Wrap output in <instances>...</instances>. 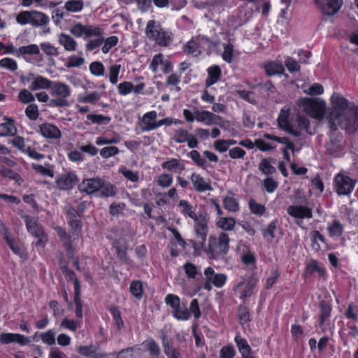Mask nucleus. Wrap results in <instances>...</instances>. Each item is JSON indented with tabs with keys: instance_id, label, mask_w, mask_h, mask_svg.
Wrapping results in <instances>:
<instances>
[{
	"instance_id": "f257e3e1",
	"label": "nucleus",
	"mask_w": 358,
	"mask_h": 358,
	"mask_svg": "<svg viewBox=\"0 0 358 358\" xmlns=\"http://www.w3.org/2000/svg\"><path fill=\"white\" fill-rule=\"evenodd\" d=\"M331 100L332 109L327 117L331 130H337L338 125L349 132L357 129L358 107H354L346 99L337 93L333 94Z\"/></svg>"
},
{
	"instance_id": "f03ea898",
	"label": "nucleus",
	"mask_w": 358,
	"mask_h": 358,
	"mask_svg": "<svg viewBox=\"0 0 358 358\" xmlns=\"http://www.w3.org/2000/svg\"><path fill=\"white\" fill-rule=\"evenodd\" d=\"M103 30L96 26L84 25L80 22L74 24L70 29V33L76 38L84 37L90 38L93 36L94 39H90L85 45L87 51L91 52L101 45L104 41L103 37Z\"/></svg>"
},
{
	"instance_id": "7ed1b4c3",
	"label": "nucleus",
	"mask_w": 358,
	"mask_h": 358,
	"mask_svg": "<svg viewBox=\"0 0 358 358\" xmlns=\"http://www.w3.org/2000/svg\"><path fill=\"white\" fill-rule=\"evenodd\" d=\"M229 238L227 234L221 232L218 237L210 236L208 238V246L205 252L209 258L223 259L228 252Z\"/></svg>"
},
{
	"instance_id": "20e7f679",
	"label": "nucleus",
	"mask_w": 358,
	"mask_h": 358,
	"mask_svg": "<svg viewBox=\"0 0 358 358\" xmlns=\"http://www.w3.org/2000/svg\"><path fill=\"white\" fill-rule=\"evenodd\" d=\"M71 94V87L66 83L56 81L54 82L50 88V105L55 107H68L69 101L68 98Z\"/></svg>"
},
{
	"instance_id": "39448f33",
	"label": "nucleus",
	"mask_w": 358,
	"mask_h": 358,
	"mask_svg": "<svg viewBox=\"0 0 358 358\" xmlns=\"http://www.w3.org/2000/svg\"><path fill=\"white\" fill-rule=\"evenodd\" d=\"M145 33L149 39L155 41L159 45L167 46L171 41L169 35L154 20L148 22Z\"/></svg>"
},
{
	"instance_id": "423d86ee",
	"label": "nucleus",
	"mask_w": 358,
	"mask_h": 358,
	"mask_svg": "<svg viewBox=\"0 0 358 358\" xmlns=\"http://www.w3.org/2000/svg\"><path fill=\"white\" fill-rule=\"evenodd\" d=\"M336 192L339 195H348L352 192L354 189L355 180L350 177L338 174L334 179Z\"/></svg>"
},
{
	"instance_id": "0eeeda50",
	"label": "nucleus",
	"mask_w": 358,
	"mask_h": 358,
	"mask_svg": "<svg viewBox=\"0 0 358 358\" xmlns=\"http://www.w3.org/2000/svg\"><path fill=\"white\" fill-rule=\"evenodd\" d=\"M304 110L310 117L321 120L325 113V103L322 101H307L305 103Z\"/></svg>"
},
{
	"instance_id": "6e6552de",
	"label": "nucleus",
	"mask_w": 358,
	"mask_h": 358,
	"mask_svg": "<svg viewBox=\"0 0 358 358\" xmlns=\"http://www.w3.org/2000/svg\"><path fill=\"white\" fill-rule=\"evenodd\" d=\"M78 180L77 175L74 172L69 171L61 174L55 182L60 190L67 191L72 189Z\"/></svg>"
},
{
	"instance_id": "1a4fd4ad",
	"label": "nucleus",
	"mask_w": 358,
	"mask_h": 358,
	"mask_svg": "<svg viewBox=\"0 0 358 358\" xmlns=\"http://www.w3.org/2000/svg\"><path fill=\"white\" fill-rule=\"evenodd\" d=\"M172 139L178 143L187 142L188 147L190 148H195L198 146L196 137L182 128L176 130Z\"/></svg>"
},
{
	"instance_id": "9d476101",
	"label": "nucleus",
	"mask_w": 358,
	"mask_h": 358,
	"mask_svg": "<svg viewBox=\"0 0 358 358\" xmlns=\"http://www.w3.org/2000/svg\"><path fill=\"white\" fill-rule=\"evenodd\" d=\"M315 3L324 14L333 15L341 8L343 0H315Z\"/></svg>"
},
{
	"instance_id": "9b49d317",
	"label": "nucleus",
	"mask_w": 358,
	"mask_h": 358,
	"mask_svg": "<svg viewBox=\"0 0 358 358\" xmlns=\"http://www.w3.org/2000/svg\"><path fill=\"white\" fill-rule=\"evenodd\" d=\"M103 185V180L99 178L84 179L79 185L78 189L87 194L99 192Z\"/></svg>"
},
{
	"instance_id": "f8f14e48",
	"label": "nucleus",
	"mask_w": 358,
	"mask_h": 358,
	"mask_svg": "<svg viewBox=\"0 0 358 358\" xmlns=\"http://www.w3.org/2000/svg\"><path fill=\"white\" fill-rule=\"evenodd\" d=\"M345 145L341 138H332L326 145L327 153L332 157H341L345 153Z\"/></svg>"
},
{
	"instance_id": "ddd939ff",
	"label": "nucleus",
	"mask_w": 358,
	"mask_h": 358,
	"mask_svg": "<svg viewBox=\"0 0 358 358\" xmlns=\"http://www.w3.org/2000/svg\"><path fill=\"white\" fill-rule=\"evenodd\" d=\"M287 212L288 215L296 220H302L305 218L310 219L313 217L312 209L302 205L289 206L287 209Z\"/></svg>"
},
{
	"instance_id": "4468645a",
	"label": "nucleus",
	"mask_w": 358,
	"mask_h": 358,
	"mask_svg": "<svg viewBox=\"0 0 358 358\" xmlns=\"http://www.w3.org/2000/svg\"><path fill=\"white\" fill-rule=\"evenodd\" d=\"M194 229L196 237L198 238V243L201 245H203L208 231L207 221L205 217L199 215L196 220H194Z\"/></svg>"
},
{
	"instance_id": "2eb2a0df",
	"label": "nucleus",
	"mask_w": 358,
	"mask_h": 358,
	"mask_svg": "<svg viewBox=\"0 0 358 358\" xmlns=\"http://www.w3.org/2000/svg\"><path fill=\"white\" fill-rule=\"evenodd\" d=\"M196 120L199 122H203L206 125L210 126L218 124V120H222V117L208 110L200 111L195 108Z\"/></svg>"
},
{
	"instance_id": "dca6fc26",
	"label": "nucleus",
	"mask_w": 358,
	"mask_h": 358,
	"mask_svg": "<svg viewBox=\"0 0 358 358\" xmlns=\"http://www.w3.org/2000/svg\"><path fill=\"white\" fill-rule=\"evenodd\" d=\"M190 179L196 192H203L213 189L210 180H205L199 174L195 173H192Z\"/></svg>"
},
{
	"instance_id": "f3484780",
	"label": "nucleus",
	"mask_w": 358,
	"mask_h": 358,
	"mask_svg": "<svg viewBox=\"0 0 358 358\" xmlns=\"http://www.w3.org/2000/svg\"><path fill=\"white\" fill-rule=\"evenodd\" d=\"M30 341L28 337L18 334L3 333L0 334V342L3 344L15 342L21 345H24L29 343Z\"/></svg>"
},
{
	"instance_id": "a211bd4d",
	"label": "nucleus",
	"mask_w": 358,
	"mask_h": 358,
	"mask_svg": "<svg viewBox=\"0 0 358 358\" xmlns=\"http://www.w3.org/2000/svg\"><path fill=\"white\" fill-rule=\"evenodd\" d=\"M30 76L33 78V81L29 87V89L33 91L38 90H50L54 83L42 76H36L34 74L30 73Z\"/></svg>"
},
{
	"instance_id": "6ab92c4d",
	"label": "nucleus",
	"mask_w": 358,
	"mask_h": 358,
	"mask_svg": "<svg viewBox=\"0 0 358 358\" xmlns=\"http://www.w3.org/2000/svg\"><path fill=\"white\" fill-rule=\"evenodd\" d=\"M278 123L279 127L284 129L287 133L296 137L300 136V132L294 130L292 126L289 124L288 121V114L284 110H281V113L278 118Z\"/></svg>"
},
{
	"instance_id": "aec40b11",
	"label": "nucleus",
	"mask_w": 358,
	"mask_h": 358,
	"mask_svg": "<svg viewBox=\"0 0 358 358\" xmlns=\"http://www.w3.org/2000/svg\"><path fill=\"white\" fill-rule=\"evenodd\" d=\"M41 134L48 138L58 139L61 138L62 134L60 130L52 124H43L40 126Z\"/></svg>"
},
{
	"instance_id": "412c9836",
	"label": "nucleus",
	"mask_w": 358,
	"mask_h": 358,
	"mask_svg": "<svg viewBox=\"0 0 358 358\" xmlns=\"http://www.w3.org/2000/svg\"><path fill=\"white\" fill-rule=\"evenodd\" d=\"M24 219L26 222V227L28 231L35 237L41 236L44 231L42 227L37 223V222L29 215H24Z\"/></svg>"
},
{
	"instance_id": "4be33fe9",
	"label": "nucleus",
	"mask_w": 358,
	"mask_h": 358,
	"mask_svg": "<svg viewBox=\"0 0 358 358\" xmlns=\"http://www.w3.org/2000/svg\"><path fill=\"white\" fill-rule=\"evenodd\" d=\"M235 341L243 358H255L252 349L245 338L237 336Z\"/></svg>"
},
{
	"instance_id": "5701e85b",
	"label": "nucleus",
	"mask_w": 358,
	"mask_h": 358,
	"mask_svg": "<svg viewBox=\"0 0 358 358\" xmlns=\"http://www.w3.org/2000/svg\"><path fill=\"white\" fill-rule=\"evenodd\" d=\"M78 351L80 355L90 358H101L105 356L99 351V348L94 345L80 346Z\"/></svg>"
},
{
	"instance_id": "b1692460",
	"label": "nucleus",
	"mask_w": 358,
	"mask_h": 358,
	"mask_svg": "<svg viewBox=\"0 0 358 358\" xmlns=\"http://www.w3.org/2000/svg\"><path fill=\"white\" fill-rule=\"evenodd\" d=\"M58 42L66 51H74L76 49L77 42L70 35L61 33L58 36Z\"/></svg>"
},
{
	"instance_id": "393cba45",
	"label": "nucleus",
	"mask_w": 358,
	"mask_h": 358,
	"mask_svg": "<svg viewBox=\"0 0 358 358\" xmlns=\"http://www.w3.org/2000/svg\"><path fill=\"white\" fill-rule=\"evenodd\" d=\"M49 22V17L45 13L36 10H32L31 24L33 27H41Z\"/></svg>"
},
{
	"instance_id": "a878e982",
	"label": "nucleus",
	"mask_w": 358,
	"mask_h": 358,
	"mask_svg": "<svg viewBox=\"0 0 358 358\" xmlns=\"http://www.w3.org/2000/svg\"><path fill=\"white\" fill-rule=\"evenodd\" d=\"M144 348L149 352L150 357H158L161 355V349L159 344L153 339H148L142 343Z\"/></svg>"
},
{
	"instance_id": "bb28decb",
	"label": "nucleus",
	"mask_w": 358,
	"mask_h": 358,
	"mask_svg": "<svg viewBox=\"0 0 358 358\" xmlns=\"http://www.w3.org/2000/svg\"><path fill=\"white\" fill-rule=\"evenodd\" d=\"M264 69L268 76L282 74L285 71L283 65L277 62H268L264 65Z\"/></svg>"
},
{
	"instance_id": "cd10ccee",
	"label": "nucleus",
	"mask_w": 358,
	"mask_h": 358,
	"mask_svg": "<svg viewBox=\"0 0 358 358\" xmlns=\"http://www.w3.org/2000/svg\"><path fill=\"white\" fill-rule=\"evenodd\" d=\"M208 78L206 80V85L209 87L215 83L220 77L221 69L218 66H213L208 69Z\"/></svg>"
},
{
	"instance_id": "c85d7f7f",
	"label": "nucleus",
	"mask_w": 358,
	"mask_h": 358,
	"mask_svg": "<svg viewBox=\"0 0 358 358\" xmlns=\"http://www.w3.org/2000/svg\"><path fill=\"white\" fill-rule=\"evenodd\" d=\"M174 317L178 320H187L190 317V312L185 303H181L173 310L172 313Z\"/></svg>"
},
{
	"instance_id": "c756f323",
	"label": "nucleus",
	"mask_w": 358,
	"mask_h": 358,
	"mask_svg": "<svg viewBox=\"0 0 358 358\" xmlns=\"http://www.w3.org/2000/svg\"><path fill=\"white\" fill-rule=\"evenodd\" d=\"M117 193L115 186L110 182H106L103 180V185L99 190V195L102 197L113 196Z\"/></svg>"
},
{
	"instance_id": "7c9ffc66",
	"label": "nucleus",
	"mask_w": 358,
	"mask_h": 358,
	"mask_svg": "<svg viewBox=\"0 0 358 358\" xmlns=\"http://www.w3.org/2000/svg\"><path fill=\"white\" fill-rule=\"evenodd\" d=\"M6 120V122L0 124V136H13L15 134L13 120L7 118Z\"/></svg>"
},
{
	"instance_id": "2f4dec72",
	"label": "nucleus",
	"mask_w": 358,
	"mask_h": 358,
	"mask_svg": "<svg viewBox=\"0 0 358 358\" xmlns=\"http://www.w3.org/2000/svg\"><path fill=\"white\" fill-rule=\"evenodd\" d=\"M157 112L156 111H150L146 113L142 118V122L144 124V126L142 127V131H150L153 130L154 129H148L151 125H155V122H152L157 118Z\"/></svg>"
},
{
	"instance_id": "473e14b6",
	"label": "nucleus",
	"mask_w": 358,
	"mask_h": 358,
	"mask_svg": "<svg viewBox=\"0 0 358 358\" xmlns=\"http://www.w3.org/2000/svg\"><path fill=\"white\" fill-rule=\"evenodd\" d=\"M311 246L313 250L318 251L321 249V243L324 245V237L318 231H313L310 233Z\"/></svg>"
},
{
	"instance_id": "72a5a7b5",
	"label": "nucleus",
	"mask_w": 358,
	"mask_h": 358,
	"mask_svg": "<svg viewBox=\"0 0 358 358\" xmlns=\"http://www.w3.org/2000/svg\"><path fill=\"white\" fill-rule=\"evenodd\" d=\"M84 3L83 0H69L64 4V8L71 13H78L83 10Z\"/></svg>"
},
{
	"instance_id": "f704fd0d",
	"label": "nucleus",
	"mask_w": 358,
	"mask_h": 358,
	"mask_svg": "<svg viewBox=\"0 0 358 358\" xmlns=\"http://www.w3.org/2000/svg\"><path fill=\"white\" fill-rule=\"evenodd\" d=\"M235 224L236 220L231 217H220L217 222V227L226 231L232 230L235 226Z\"/></svg>"
},
{
	"instance_id": "c9c22d12",
	"label": "nucleus",
	"mask_w": 358,
	"mask_h": 358,
	"mask_svg": "<svg viewBox=\"0 0 358 358\" xmlns=\"http://www.w3.org/2000/svg\"><path fill=\"white\" fill-rule=\"evenodd\" d=\"M17 53L18 55H38L40 53V49L36 44H30L29 45L20 47L17 50Z\"/></svg>"
},
{
	"instance_id": "e433bc0d",
	"label": "nucleus",
	"mask_w": 358,
	"mask_h": 358,
	"mask_svg": "<svg viewBox=\"0 0 358 358\" xmlns=\"http://www.w3.org/2000/svg\"><path fill=\"white\" fill-rule=\"evenodd\" d=\"M109 311L113 316L117 329L120 330L124 327V322L121 317V313L117 306L111 305L108 308Z\"/></svg>"
},
{
	"instance_id": "4c0bfd02",
	"label": "nucleus",
	"mask_w": 358,
	"mask_h": 358,
	"mask_svg": "<svg viewBox=\"0 0 358 358\" xmlns=\"http://www.w3.org/2000/svg\"><path fill=\"white\" fill-rule=\"evenodd\" d=\"M223 204L226 210L236 212L239 209V205L236 199L227 196L223 199Z\"/></svg>"
},
{
	"instance_id": "58836bf2",
	"label": "nucleus",
	"mask_w": 358,
	"mask_h": 358,
	"mask_svg": "<svg viewBox=\"0 0 358 358\" xmlns=\"http://www.w3.org/2000/svg\"><path fill=\"white\" fill-rule=\"evenodd\" d=\"M162 166L164 169L171 171H175L177 169L180 171H183L185 169L184 164L180 163V160L177 159H172L169 161L165 162Z\"/></svg>"
},
{
	"instance_id": "ea45409f",
	"label": "nucleus",
	"mask_w": 358,
	"mask_h": 358,
	"mask_svg": "<svg viewBox=\"0 0 358 358\" xmlns=\"http://www.w3.org/2000/svg\"><path fill=\"white\" fill-rule=\"evenodd\" d=\"M131 294L138 299H141L143 295V285L141 281L134 280L130 285Z\"/></svg>"
},
{
	"instance_id": "a19ab883",
	"label": "nucleus",
	"mask_w": 358,
	"mask_h": 358,
	"mask_svg": "<svg viewBox=\"0 0 358 358\" xmlns=\"http://www.w3.org/2000/svg\"><path fill=\"white\" fill-rule=\"evenodd\" d=\"M320 325H322L330 315L331 308V306L324 301H320Z\"/></svg>"
},
{
	"instance_id": "79ce46f5",
	"label": "nucleus",
	"mask_w": 358,
	"mask_h": 358,
	"mask_svg": "<svg viewBox=\"0 0 358 358\" xmlns=\"http://www.w3.org/2000/svg\"><path fill=\"white\" fill-rule=\"evenodd\" d=\"M119 172L122 173L127 180L136 182L138 180L139 176L137 171H133L128 169L124 166H122L119 169Z\"/></svg>"
},
{
	"instance_id": "37998d69",
	"label": "nucleus",
	"mask_w": 358,
	"mask_h": 358,
	"mask_svg": "<svg viewBox=\"0 0 358 358\" xmlns=\"http://www.w3.org/2000/svg\"><path fill=\"white\" fill-rule=\"evenodd\" d=\"M179 206L182 208V213L187 215L190 218L194 220H196L199 216L193 210V207L187 201L181 200L179 203Z\"/></svg>"
},
{
	"instance_id": "c03bdc74",
	"label": "nucleus",
	"mask_w": 358,
	"mask_h": 358,
	"mask_svg": "<svg viewBox=\"0 0 358 358\" xmlns=\"http://www.w3.org/2000/svg\"><path fill=\"white\" fill-rule=\"evenodd\" d=\"M327 230L331 236H340L343 233V226L338 221H334L329 224Z\"/></svg>"
},
{
	"instance_id": "a18cd8bd",
	"label": "nucleus",
	"mask_w": 358,
	"mask_h": 358,
	"mask_svg": "<svg viewBox=\"0 0 358 358\" xmlns=\"http://www.w3.org/2000/svg\"><path fill=\"white\" fill-rule=\"evenodd\" d=\"M41 47L43 52L48 56L57 57L59 55L58 48L49 43H43Z\"/></svg>"
},
{
	"instance_id": "49530a36",
	"label": "nucleus",
	"mask_w": 358,
	"mask_h": 358,
	"mask_svg": "<svg viewBox=\"0 0 358 358\" xmlns=\"http://www.w3.org/2000/svg\"><path fill=\"white\" fill-rule=\"evenodd\" d=\"M32 15V10L30 11H21L16 16V21L18 24L21 25H24L27 24H31V18Z\"/></svg>"
},
{
	"instance_id": "de8ad7c7",
	"label": "nucleus",
	"mask_w": 358,
	"mask_h": 358,
	"mask_svg": "<svg viewBox=\"0 0 358 358\" xmlns=\"http://www.w3.org/2000/svg\"><path fill=\"white\" fill-rule=\"evenodd\" d=\"M0 67L14 71L17 69V64L13 59L6 57L0 60Z\"/></svg>"
},
{
	"instance_id": "09e8293b",
	"label": "nucleus",
	"mask_w": 358,
	"mask_h": 358,
	"mask_svg": "<svg viewBox=\"0 0 358 358\" xmlns=\"http://www.w3.org/2000/svg\"><path fill=\"white\" fill-rule=\"evenodd\" d=\"M117 41L118 38L115 36H110L107 38L106 40L104 39V41L103 43V45L101 48L102 52L104 54L108 53L113 47L117 45Z\"/></svg>"
},
{
	"instance_id": "8fccbe9b",
	"label": "nucleus",
	"mask_w": 358,
	"mask_h": 358,
	"mask_svg": "<svg viewBox=\"0 0 358 358\" xmlns=\"http://www.w3.org/2000/svg\"><path fill=\"white\" fill-rule=\"evenodd\" d=\"M185 52L188 54H192L195 56L201 53L198 43L195 40L189 41L185 48Z\"/></svg>"
},
{
	"instance_id": "3c124183",
	"label": "nucleus",
	"mask_w": 358,
	"mask_h": 358,
	"mask_svg": "<svg viewBox=\"0 0 358 358\" xmlns=\"http://www.w3.org/2000/svg\"><path fill=\"white\" fill-rule=\"evenodd\" d=\"M19 100L23 103L33 102L35 100L34 94L28 90H22L18 94Z\"/></svg>"
},
{
	"instance_id": "603ef678",
	"label": "nucleus",
	"mask_w": 358,
	"mask_h": 358,
	"mask_svg": "<svg viewBox=\"0 0 358 358\" xmlns=\"http://www.w3.org/2000/svg\"><path fill=\"white\" fill-rule=\"evenodd\" d=\"M104 66L100 62H94L90 65V71L94 76H100L104 74Z\"/></svg>"
},
{
	"instance_id": "864d4df0",
	"label": "nucleus",
	"mask_w": 358,
	"mask_h": 358,
	"mask_svg": "<svg viewBox=\"0 0 358 358\" xmlns=\"http://www.w3.org/2000/svg\"><path fill=\"white\" fill-rule=\"evenodd\" d=\"M259 169L266 175L273 174L275 171V167L270 164L268 159H264L259 164Z\"/></svg>"
},
{
	"instance_id": "5fc2aeb1",
	"label": "nucleus",
	"mask_w": 358,
	"mask_h": 358,
	"mask_svg": "<svg viewBox=\"0 0 358 358\" xmlns=\"http://www.w3.org/2000/svg\"><path fill=\"white\" fill-rule=\"evenodd\" d=\"M87 118L92 122L98 124H107L110 121V117L103 115L88 114Z\"/></svg>"
},
{
	"instance_id": "6e6d98bb",
	"label": "nucleus",
	"mask_w": 358,
	"mask_h": 358,
	"mask_svg": "<svg viewBox=\"0 0 358 358\" xmlns=\"http://www.w3.org/2000/svg\"><path fill=\"white\" fill-rule=\"evenodd\" d=\"M41 338L44 343L52 345L55 343V333L53 330H48L41 334Z\"/></svg>"
},
{
	"instance_id": "4d7b16f0",
	"label": "nucleus",
	"mask_w": 358,
	"mask_h": 358,
	"mask_svg": "<svg viewBox=\"0 0 358 358\" xmlns=\"http://www.w3.org/2000/svg\"><path fill=\"white\" fill-rule=\"evenodd\" d=\"M120 68L121 66L117 64H114L110 66L109 80L112 84H116L117 83Z\"/></svg>"
},
{
	"instance_id": "13d9d810",
	"label": "nucleus",
	"mask_w": 358,
	"mask_h": 358,
	"mask_svg": "<svg viewBox=\"0 0 358 358\" xmlns=\"http://www.w3.org/2000/svg\"><path fill=\"white\" fill-rule=\"evenodd\" d=\"M119 152V149L115 146L105 147L100 150V155L103 158H108Z\"/></svg>"
},
{
	"instance_id": "bf43d9fd",
	"label": "nucleus",
	"mask_w": 358,
	"mask_h": 358,
	"mask_svg": "<svg viewBox=\"0 0 358 358\" xmlns=\"http://www.w3.org/2000/svg\"><path fill=\"white\" fill-rule=\"evenodd\" d=\"M134 88V85L131 82H123L117 86L119 94L125 96L130 93Z\"/></svg>"
},
{
	"instance_id": "052dcab7",
	"label": "nucleus",
	"mask_w": 358,
	"mask_h": 358,
	"mask_svg": "<svg viewBox=\"0 0 358 358\" xmlns=\"http://www.w3.org/2000/svg\"><path fill=\"white\" fill-rule=\"evenodd\" d=\"M238 317L241 324L247 323L250 321V315L248 309L246 306H240L238 308Z\"/></svg>"
},
{
	"instance_id": "680f3d73",
	"label": "nucleus",
	"mask_w": 358,
	"mask_h": 358,
	"mask_svg": "<svg viewBox=\"0 0 358 358\" xmlns=\"http://www.w3.org/2000/svg\"><path fill=\"white\" fill-rule=\"evenodd\" d=\"M165 302L167 305L170 306L173 310L181 304L180 298L178 296L172 294H169L166 296Z\"/></svg>"
},
{
	"instance_id": "e2e57ef3",
	"label": "nucleus",
	"mask_w": 358,
	"mask_h": 358,
	"mask_svg": "<svg viewBox=\"0 0 358 358\" xmlns=\"http://www.w3.org/2000/svg\"><path fill=\"white\" fill-rule=\"evenodd\" d=\"M26 115L32 120H35L38 117V109L36 104L29 105L25 110Z\"/></svg>"
},
{
	"instance_id": "0e129e2a",
	"label": "nucleus",
	"mask_w": 358,
	"mask_h": 358,
	"mask_svg": "<svg viewBox=\"0 0 358 358\" xmlns=\"http://www.w3.org/2000/svg\"><path fill=\"white\" fill-rule=\"evenodd\" d=\"M234 52V46L232 44L229 43L224 45V52L222 53V59L227 62L230 63L232 61Z\"/></svg>"
},
{
	"instance_id": "69168bd1",
	"label": "nucleus",
	"mask_w": 358,
	"mask_h": 358,
	"mask_svg": "<svg viewBox=\"0 0 358 358\" xmlns=\"http://www.w3.org/2000/svg\"><path fill=\"white\" fill-rule=\"evenodd\" d=\"M84 62V58L73 55L69 57V62L66 64V66L67 68L78 67L83 65Z\"/></svg>"
},
{
	"instance_id": "338daca9",
	"label": "nucleus",
	"mask_w": 358,
	"mask_h": 358,
	"mask_svg": "<svg viewBox=\"0 0 358 358\" xmlns=\"http://www.w3.org/2000/svg\"><path fill=\"white\" fill-rule=\"evenodd\" d=\"M285 64L288 71L291 73L297 72L300 70V66L298 62L291 57L287 58L285 62Z\"/></svg>"
},
{
	"instance_id": "774afa93",
	"label": "nucleus",
	"mask_w": 358,
	"mask_h": 358,
	"mask_svg": "<svg viewBox=\"0 0 358 358\" xmlns=\"http://www.w3.org/2000/svg\"><path fill=\"white\" fill-rule=\"evenodd\" d=\"M229 155L231 159H243L245 151L239 147H235L229 150Z\"/></svg>"
}]
</instances>
